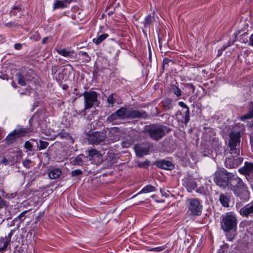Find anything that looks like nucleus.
<instances>
[{
  "label": "nucleus",
  "instance_id": "nucleus-1",
  "mask_svg": "<svg viewBox=\"0 0 253 253\" xmlns=\"http://www.w3.org/2000/svg\"><path fill=\"white\" fill-rule=\"evenodd\" d=\"M229 183L230 189L233 191L237 197L244 201L249 199V192L241 178L235 177L230 181Z\"/></svg>",
  "mask_w": 253,
  "mask_h": 253
},
{
  "label": "nucleus",
  "instance_id": "nucleus-2",
  "mask_svg": "<svg viewBox=\"0 0 253 253\" xmlns=\"http://www.w3.org/2000/svg\"><path fill=\"white\" fill-rule=\"evenodd\" d=\"M232 176L233 175L232 173L223 169L215 172L214 181L219 186L224 187L227 186L230 189L229 183L232 179L235 177H232Z\"/></svg>",
  "mask_w": 253,
  "mask_h": 253
},
{
  "label": "nucleus",
  "instance_id": "nucleus-3",
  "mask_svg": "<svg viewBox=\"0 0 253 253\" xmlns=\"http://www.w3.org/2000/svg\"><path fill=\"white\" fill-rule=\"evenodd\" d=\"M237 223L236 217L232 212H227L222 215L221 225L224 231H228L236 228Z\"/></svg>",
  "mask_w": 253,
  "mask_h": 253
},
{
  "label": "nucleus",
  "instance_id": "nucleus-4",
  "mask_svg": "<svg viewBox=\"0 0 253 253\" xmlns=\"http://www.w3.org/2000/svg\"><path fill=\"white\" fill-rule=\"evenodd\" d=\"M167 127L159 125H152L146 129L150 137L156 140H158L165 134Z\"/></svg>",
  "mask_w": 253,
  "mask_h": 253
},
{
  "label": "nucleus",
  "instance_id": "nucleus-5",
  "mask_svg": "<svg viewBox=\"0 0 253 253\" xmlns=\"http://www.w3.org/2000/svg\"><path fill=\"white\" fill-rule=\"evenodd\" d=\"M230 140L229 146L230 148L231 154L239 155L240 153V134L239 132H231L229 134Z\"/></svg>",
  "mask_w": 253,
  "mask_h": 253
},
{
  "label": "nucleus",
  "instance_id": "nucleus-6",
  "mask_svg": "<svg viewBox=\"0 0 253 253\" xmlns=\"http://www.w3.org/2000/svg\"><path fill=\"white\" fill-rule=\"evenodd\" d=\"M186 202L188 209L193 214L199 215L201 214L203 206L199 199L196 198L188 199Z\"/></svg>",
  "mask_w": 253,
  "mask_h": 253
},
{
  "label": "nucleus",
  "instance_id": "nucleus-7",
  "mask_svg": "<svg viewBox=\"0 0 253 253\" xmlns=\"http://www.w3.org/2000/svg\"><path fill=\"white\" fill-rule=\"evenodd\" d=\"M84 98V109L91 108L97 102L98 94L95 91H86L83 93Z\"/></svg>",
  "mask_w": 253,
  "mask_h": 253
},
{
  "label": "nucleus",
  "instance_id": "nucleus-8",
  "mask_svg": "<svg viewBox=\"0 0 253 253\" xmlns=\"http://www.w3.org/2000/svg\"><path fill=\"white\" fill-rule=\"evenodd\" d=\"M106 137L105 132L96 131L88 135V140L91 144H98L104 141Z\"/></svg>",
  "mask_w": 253,
  "mask_h": 253
},
{
  "label": "nucleus",
  "instance_id": "nucleus-9",
  "mask_svg": "<svg viewBox=\"0 0 253 253\" xmlns=\"http://www.w3.org/2000/svg\"><path fill=\"white\" fill-rule=\"evenodd\" d=\"M152 147V146L150 143H147L135 145L134 148L137 156L141 158L147 155Z\"/></svg>",
  "mask_w": 253,
  "mask_h": 253
},
{
  "label": "nucleus",
  "instance_id": "nucleus-10",
  "mask_svg": "<svg viewBox=\"0 0 253 253\" xmlns=\"http://www.w3.org/2000/svg\"><path fill=\"white\" fill-rule=\"evenodd\" d=\"M240 214L245 217H248L249 216H253V201L242 208L240 210Z\"/></svg>",
  "mask_w": 253,
  "mask_h": 253
},
{
  "label": "nucleus",
  "instance_id": "nucleus-11",
  "mask_svg": "<svg viewBox=\"0 0 253 253\" xmlns=\"http://www.w3.org/2000/svg\"><path fill=\"white\" fill-rule=\"evenodd\" d=\"M156 165L158 168L165 169L170 170L173 168V165L171 162L164 160L156 161Z\"/></svg>",
  "mask_w": 253,
  "mask_h": 253
},
{
  "label": "nucleus",
  "instance_id": "nucleus-12",
  "mask_svg": "<svg viewBox=\"0 0 253 253\" xmlns=\"http://www.w3.org/2000/svg\"><path fill=\"white\" fill-rule=\"evenodd\" d=\"M230 195L228 193H221L219 195V200L223 207H228L230 202Z\"/></svg>",
  "mask_w": 253,
  "mask_h": 253
},
{
  "label": "nucleus",
  "instance_id": "nucleus-13",
  "mask_svg": "<svg viewBox=\"0 0 253 253\" xmlns=\"http://www.w3.org/2000/svg\"><path fill=\"white\" fill-rule=\"evenodd\" d=\"M239 171L243 174L250 175L253 173V163L245 162V166L239 169Z\"/></svg>",
  "mask_w": 253,
  "mask_h": 253
},
{
  "label": "nucleus",
  "instance_id": "nucleus-14",
  "mask_svg": "<svg viewBox=\"0 0 253 253\" xmlns=\"http://www.w3.org/2000/svg\"><path fill=\"white\" fill-rule=\"evenodd\" d=\"M143 111H139L137 110H128L127 119H135L143 117L144 116Z\"/></svg>",
  "mask_w": 253,
  "mask_h": 253
},
{
  "label": "nucleus",
  "instance_id": "nucleus-15",
  "mask_svg": "<svg viewBox=\"0 0 253 253\" xmlns=\"http://www.w3.org/2000/svg\"><path fill=\"white\" fill-rule=\"evenodd\" d=\"M225 165L227 168H234L238 165V161L233 157L226 158L225 160Z\"/></svg>",
  "mask_w": 253,
  "mask_h": 253
},
{
  "label": "nucleus",
  "instance_id": "nucleus-16",
  "mask_svg": "<svg viewBox=\"0 0 253 253\" xmlns=\"http://www.w3.org/2000/svg\"><path fill=\"white\" fill-rule=\"evenodd\" d=\"M9 158L13 159V164L18 162L22 157V152L19 151L10 152L9 153Z\"/></svg>",
  "mask_w": 253,
  "mask_h": 253
},
{
  "label": "nucleus",
  "instance_id": "nucleus-17",
  "mask_svg": "<svg viewBox=\"0 0 253 253\" xmlns=\"http://www.w3.org/2000/svg\"><path fill=\"white\" fill-rule=\"evenodd\" d=\"M156 191V188L155 187L151 185H147L144 187L142 190L138 192L137 194H135L133 196H132L131 199H132L134 197H135L138 195L141 194V193H149L151 192H155Z\"/></svg>",
  "mask_w": 253,
  "mask_h": 253
},
{
  "label": "nucleus",
  "instance_id": "nucleus-18",
  "mask_svg": "<svg viewBox=\"0 0 253 253\" xmlns=\"http://www.w3.org/2000/svg\"><path fill=\"white\" fill-rule=\"evenodd\" d=\"M172 101L171 99H165L161 102V106L166 111L171 109L172 108Z\"/></svg>",
  "mask_w": 253,
  "mask_h": 253
},
{
  "label": "nucleus",
  "instance_id": "nucleus-19",
  "mask_svg": "<svg viewBox=\"0 0 253 253\" xmlns=\"http://www.w3.org/2000/svg\"><path fill=\"white\" fill-rule=\"evenodd\" d=\"M57 52L65 57H72L74 54V51L68 49H56Z\"/></svg>",
  "mask_w": 253,
  "mask_h": 253
},
{
  "label": "nucleus",
  "instance_id": "nucleus-20",
  "mask_svg": "<svg viewBox=\"0 0 253 253\" xmlns=\"http://www.w3.org/2000/svg\"><path fill=\"white\" fill-rule=\"evenodd\" d=\"M252 118H253V102L250 104L248 112L246 114L240 117V119L241 121H244Z\"/></svg>",
  "mask_w": 253,
  "mask_h": 253
},
{
  "label": "nucleus",
  "instance_id": "nucleus-21",
  "mask_svg": "<svg viewBox=\"0 0 253 253\" xmlns=\"http://www.w3.org/2000/svg\"><path fill=\"white\" fill-rule=\"evenodd\" d=\"M61 174V170L60 169H52L49 171L48 176L50 179H56Z\"/></svg>",
  "mask_w": 253,
  "mask_h": 253
},
{
  "label": "nucleus",
  "instance_id": "nucleus-22",
  "mask_svg": "<svg viewBox=\"0 0 253 253\" xmlns=\"http://www.w3.org/2000/svg\"><path fill=\"white\" fill-rule=\"evenodd\" d=\"M70 2V1H68L67 0H56L54 4L53 9L66 7L67 4Z\"/></svg>",
  "mask_w": 253,
  "mask_h": 253
},
{
  "label": "nucleus",
  "instance_id": "nucleus-23",
  "mask_svg": "<svg viewBox=\"0 0 253 253\" xmlns=\"http://www.w3.org/2000/svg\"><path fill=\"white\" fill-rule=\"evenodd\" d=\"M32 130L28 128H20L13 131L14 134L16 137H21L24 136L26 133L31 132Z\"/></svg>",
  "mask_w": 253,
  "mask_h": 253
},
{
  "label": "nucleus",
  "instance_id": "nucleus-24",
  "mask_svg": "<svg viewBox=\"0 0 253 253\" xmlns=\"http://www.w3.org/2000/svg\"><path fill=\"white\" fill-rule=\"evenodd\" d=\"M118 117L122 119H127L128 110L125 107H121L116 111Z\"/></svg>",
  "mask_w": 253,
  "mask_h": 253
},
{
  "label": "nucleus",
  "instance_id": "nucleus-25",
  "mask_svg": "<svg viewBox=\"0 0 253 253\" xmlns=\"http://www.w3.org/2000/svg\"><path fill=\"white\" fill-rule=\"evenodd\" d=\"M44 133L47 136H51L52 138H55L56 136H59L60 138L63 139V138H67L69 136V133H68L66 132H64V131H62L60 133H58L57 135H52L51 134V133L50 132H49L48 131H45L44 132Z\"/></svg>",
  "mask_w": 253,
  "mask_h": 253
},
{
  "label": "nucleus",
  "instance_id": "nucleus-26",
  "mask_svg": "<svg viewBox=\"0 0 253 253\" xmlns=\"http://www.w3.org/2000/svg\"><path fill=\"white\" fill-rule=\"evenodd\" d=\"M185 186L188 192H192L197 187L196 182L193 180L189 179L185 183Z\"/></svg>",
  "mask_w": 253,
  "mask_h": 253
},
{
  "label": "nucleus",
  "instance_id": "nucleus-27",
  "mask_svg": "<svg viewBox=\"0 0 253 253\" xmlns=\"http://www.w3.org/2000/svg\"><path fill=\"white\" fill-rule=\"evenodd\" d=\"M108 36L109 35L107 34H101L97 36L96 38L93 39L92 41L95 44L98 45L108 37Z\"/></svg>",
  "mask_w": 253,
  "mask_h": 253
},
{
  "label": "nucleus",
  "instance_id": "nucleus-28",
  "mask_svg": "<svg viewBox=\"0 0 253 253\" xmlns=\"http://www.w3.org/2000/svg\"><path fill=\"white\" fill-rule=\"evenodd\" d=\"M234 38H233L232 40V41H229L228 42V44L227 45H223L221 48L220 49H219L218 51V54H217V56H220V55L222 54V52L223 51H224V50H225V49L230 46L231 44H233L234 42L236 41V36L237 35L236 34H234Z\"/></svg>",
  "mask_w": 253,
  "mask_h": 253
},
{
  "label": "nucleus",
  "instance_id": "nucleus-29",
  "mask_svg": "<svg viewBox=\"0 0 253 253\" xmlns=\"http://www.w3.org/2000/svg\"><path fill=\"white\" fill-rule=\"evenodd\" d=\"M16 80L18 82V83L23 86H25L26 85L25 76H23L21 74L18 73L16 75Z\"/></svg>",
  "mask_w": 253,
  "mask_h": 253
},
{
  "label": "nucleus",
  "instance_id": "nucleus-30",
  "mask_svg": "<svg viewBox=\"0 0 253 253\" xmlns=\"http://www.w3.org/2000/svg\"><path fill=\"white\" fill-rule=\"evenodd\" d=\"M155 19L154 17L151 15H148L145 19L144 24L145 28L149 26L150 24L153 23Z\"/></svg>",
  "mask_w": 253,
  "mask_h": 253
},
{
  "label": "nucleus",
  "instance_id": "nucleus-31",
  "mask_svg": "<svg viewBox=\"0 0 253 253\" xmlns=\"http://www.w3.org/2000/svg\"><path fill=\"white\" fill-rule=\"evenodd\" d=\"M170 90L172 93H173L177 97H179L181 95V90L177 86L175 85H172L170 88Z\"/></svg>",
  "mask_w": 253,
  "mask_h": 253
},
{
  "label": "nucleus",
  "instance_id": "nucleus-32",
  "mask_svg": "<svg viewBox=\"0 0 253 253\" xmlns=\"http://www.w3.org/2000/svg\"><path fill=\"white\" fill-rule=\"evenodd\" d=\"M13 159L11 158H6L3 157L1 161L0 162V164H3L4 166L7 165H13Z\"/></svg>",
  "mask_w": 253,
  "mask_h": 253
},
{
  "label": "nucleus",
  "instance_id": "nucleus-33",
  "mask_svg": "<svg viewBox=\"0 0 253 253\" xmlns=\"http://www.w3.org/2000/svg\"><path fill=\"white\" fill-rule=\"evenodd\" d=\"M88 155L93 158H100L101 157V155L95 149H92L88 152Z\"/></svg>",
  "mask_w": 253,
  "mask_h": 253
},
{
  "label": "nucleus",
  "instance_id": "nucleus-34",
  "mask_svg": "<svg viewBox=\"0 0 253 253\" xmlns=\"http://www.w3.org/2000/svg\"><path fill=\"white\" fill-rule=\"evenodd\" d=\"M27 211H25L21 212L17 217H16L13 221H16L19 220L20 222L23 221L25 219V215L27 213Z\"/></svg>",
  "mask_w": 253,
  "mask_h": 253
},
{
  "label": "nucleus",
  "instance_id": "nucleus-35",
  "mask_svg": "<svg viewBox=\"0 0 253 253\" xmlns=\"http://www.w3.org/2000/svg\"><path fill=\"white\" fill-rule=\"evenodd\" d=\"M48 145V143L47 142L40 140L39 141V145L38 146V148L39 150H41L46 148Z\"/></svg>",
  "mask_w": 253,
  "mask_h": 253
},
{
  "label": "nucleus",
  "instance_id": "nucleus-36",
  "mask_svg": "<svg viewBox=\"0 0 253 253\" xmlns=\"http://www.w3.org/2000/svg\"><path fill=\"white\" fill-rule=\"evenodd\" d=\"M107 101L108 104L111 106H113L115 102L116 101V99L114 98V95L112 94H110L108 96Z\"/></svg>",
  "mask_w": 253,
  "mask_h": 253
},
{
  "label": "nucleus",
  "instance_id": "nucleus-37",
  "mask_svg": "<svg viewBox=\"0 0 253 253\" xmlns=\"http://www.w3.org/2000/svg\"><path fill=\"white\" fill-rule=\"evenodd\" d=\"M55 77L58 82L62 81L65 78L64 75L63 74V71H59L58 73V75H56Z\"/></svg>",
  "mask_w": 253,
  "mask_h": 253
},
{
  "label": "nucleus",
  "instance_id": "nucleus-38",
  "mask_svg": "<svg viewBox=\"0 0 253 253\" xmlns=\"http://www.w3.org/2000/svg\"><path fill=\"white\" fill-rule=\"evenodd\" d=\"M72 163L74 165H80L82 163V160L80 156H77L73 159V160L72 161Z\"/></svg>",
  "mask_w": 253,
  "mask_h": 253
},
{
  "label": "nucleus",
  "instance_id": "nucleus-39",
  "mask_svg": "<svg viewBox=\"0 0 253 253\" xmlns=\"http://www.w3.org/2000/svg\"><path fill=\"white\" fill-rule=\"evenodd\" d=\"M118 117H119L116 112L115 113L111 114L110 116L108 117L107 121L111 122L117 119Z\"/></svg>",
  "mask_w": 253,
  "mask_h": 253
},
{
  "label": "nucleus",
  "instance_id": "nucleus-40",
  "mask_svg": "<svg viewBox=\"0 0 253 253\" xmlns=\"http://www.w3.org/2000/svg\"><path fill=\"white\" fill-rule=\"evenodd\" d=\"M31 163V161L29 159H25L23 162V165L24 167L27 169H29L30 168Z\"/></svg>",
  "mask_w": 253,
  "mask_h": 253
},
{
  "label": "nucleus",
  "instance_id": "nucleus-41",
  "mask_svg": "<svg viewBox=\"0 0 253 253\" xmlns=\"http://www.w3.org/2000/svg\"><path fill=\"white\" fill-rule=\"evenodd\" d=\"M24 148L29 151H31L33 148V145L29 141H27L24 144Z\"/></svg>",
  "mask_w": 253,
  "mask_h": 253
},
{
  "label": "nucleus",
  "instance_id": "nucleus-42",
  "mask_svg": "<svg viewBox=\"0 0 253 253\" xmlns=\"http://www.w3.org/2000/svg\"><path fill=\"white\" fill-rule=\"evenodd\" d=\"M82 173V171L80 169H75L72 171L71 175L72 176H76L81 175Z\"/></svg>",
  "mask_w": 253,
  "mask_h": 253
},
{
  "label": "nucleus",
  "instance_id": "nucleus-43",
  "mask_svg": "<svg viewBox=\"0 0 253 253\" xmlns=\"http://www.w3.org/2000/svg\"><path fill=\"white\" fill-rule=\"evenodd\" d=\"M165 249V247L164 246L161 247H158L156 248H153L150 249L149 250L151 251H154V252H161L163 251Z\"/></svg>",
  "mask_w": 253,
  "mask_h": 253
},
{
  "label": "nucleus",
  "instance_id": "nucleus-44",
  "mask_svg": "<svg viewBox=\"0 0 253 253\" xmlns=\"http://www.w3.org/2000/svg\"><path fill=\"white\" fill-rule=\"evenodd\" d=\"M21 9L20 7L18 6H16L13 7V8L11 11V13L13 14L14 15H16L17 11H20Z\"/></svg>",
  "mask_w": 253,
  "mask_h": 253
},
{
  "label": "nucleus",
  "instance_id": "nucleus-45",
  "mask_svg": "<svg viewBox=\"0 0 253 253\" xmlns=\"http://www.w3.org/2000/svg\"><path fill=\"white\" fill-rule=\"evenodd\" d=\"M4 25L8 28H13L17 27L18 24L15 23V22H10L5 23Z\"/></svg>",
  "mask_w": 253,
  "mask_h": 253
},
{
  "label": "nucleus",
  "instance_id": "nucleus-46",
  "mask_svg": "<svg viewBox=\"0 0 253 253\" xmlns=\"http://www.w3.org/2000/svg\"><path fill=\"white\" fill-rule=\"evenodd\" d=\"M15 136H16V135L14 134V132H13V133L9 135L7 137L6 139H7V141L12 142L15 139Z\"/></svg>",
  "mask_w": 253,
  "mask_h": 253
},
{
  "label": "nucleus",
  "instance_id": "nucleus-47",
  "mask_svg": "<svg viewBox=\"0 0 253 253\" xmlns=\"http://www.w3.org/2000/svg\"><path fill=\"white\" fill-rule=\"evenodd\" d=\"M171 61L168 58H165L163 60V67L164 69L167 65H168L171 62Z\"/></svg>",
  "mask_w": 253,
  "mask_h": 253
},
{
  "label": "nucleus",
  "instance_id": "nucleus-48",
  "mask_svg": "<svg viewBox=\"0 0 253 253\" xmlns=\"http://www.w3.org/2000/svg\"><path fill=\"white\" fill-rule=\"evenodd\" d=\"M190 119V116H189V110H186V114L185 116L184 117V122L185 124H187V123L188 122Z\"/></svg>",
  "mask_w": 253,
  "mask_h": 253
},
{
  "label": "nucleus",
  "instance_id": "nucleus-49",
  "mask_svg": "<svg viewBox=\"0 0 253 253\" xmlns=\"http://www.w3.org/2000/svg\"><path fill=\"white\" fill-rule=\"evenodd\" d=\"M79 54L82 55V56H85L86 57L85 60L87 61H90V58L88 56L87 53L86 52L81 51L80 52Z\"/></svg>",
  "mask_w": 253,
  "mask_h": 253
},
{
  "label": "nucleus",
  "instance_id": "nucleus-50",
  "mask_svg": "<svg viewBox=\"0 0 253 253\" xmlns=\"http://www.w3.org/2000/svg\"><path fill=\"white\" fill-rule=\"evenodd\" d=\"M13 233H14V230H11V231L10 232V233H9V234H8V235H7V236H6L5 237V240H6V241H7L10 242L11 238L12 236L13 235Z\"/></svg>",
  "mask_w": 253,
  "mask_h": 253
},
{
  "label": "nucleus",
  "instance_id": "nucleus-51",
  "mask_svg": "<svg viewBox=\"0 0 253 253\" xmlns=\"http://www.w3.org/2000/svg\"><path fill=\"white\" fill-rule=\"evenodd\" d=\"M179 105L183 108H186V110H189L188 107L187 105H186L183 102L180 101L178 102Z\"/></svg>",
  "mask_w": 253,
  "mask_h": 253
},
{
  "label": "nucleus",
  "instance_id": "nucleus-52",
  "mask_svg": "<svg viewBox=\"0 0 253 253\" xmlns=\"http://www.w3.org/2000/svg\"><path fill=\"white\" fill-rule=\"evenodd\" d=\"M6 205V202L2 199L0 196V208H2Z\"/></svg>",
  "mask_w": 253,
  "mask_h": 253
},
{
  "label": "nucleus",
  "instance_id": "nucleus-53",
  "mask_svg": "<svg viewBox=\"0 0 253 253\" xmlns=\"http://www.w3.org/2000/svg\"><path fill=\"white\" fill-rule=\"evenodd\" d=\"M14 48L15 49L19 50L22 48V44L19 43H17L14 44Z\"/></svg>",
  "mask_w": 253,
  "mask_h": 253
},
{
  "label": "nucleus",
  "instance_id": "nucleus-54",
  "mask_svg": "<svg viewBox=\"0 0 253 253\" xmlns=\"http://www.w3.org/2000/svg\"><path fill=\"white\" fill-rule=\"evenodd\" d=\"M9 242H10L5 240V242H4V243H3V246H2V249H4L5 250L7 248V247L9 243Z\"/></svg>",
  "mask_w": 253,
  "mask_h": 253
},
{
  "label": "nucleus",
  "instance_id": "nucleus-55",
  "mask_svg": "<svg viewBox=\"0 0 253 253\" xmlns=\"http://www.w3.org/2000/svg\"><path fill=\"white\" fill-rule=\"evenodd\" d=\"M249 44L253 46V34L250 37Z\"/></svg>",
  "mask_w": 253,
  "mask_h": 253
},
{
  "label": "nucleus",
  "instance_id": "nucleus-56",
  "mask_svg": "<svg viewBox=\"0 0 253 253\" xmlns=\"http://www.w3.org/2000/svg\"><path fill=\"white\" fill-rule=\"evenodd\" d=\"M25 79L26 83L27 84V83H29V82L32 81V78L27 75L25 76Z\"/></svg>",
  "mask_w": 253,
  "mask_h": 253
},
{
  "label": "nucleus",
  "instance_id": "nucleus-57",
  "mask_svg": "<svg viewBox=\"0 0 253 253\" xmlns=\"http://www.w3.org/2000/svg\"><path fill=\"white\" fill-rule=\"evenodd\" d=\"M57 67L56 66H54V67L52 68V74H55L56 72L57 71Z\"/></svg>",
  "mask_w": 253,
  "mask_h": 253
},
{
  "label": "nucleus",
  "instance_id": "nucleus-58",
  "mask_svg": "<svg viewBox=\"0 0 253 253\" xmlns=\"http://www.w3.org/2000/svg\"><path fill=\"white\" fill-rule=\"evenodd\" d=\"M48 39V38L47 37H45V38H43L42 40V43L43 44H45L47 41Z\"/></svg>",
  "mask_w": 253,
  "mask_h": 253
},
{
  "label": "nucleus",
  "instance_id": "nucleus-59",
  "mask_svg": "<svg viewBox=\"0 0 253 253\" xmlns=\"http://www.w3.org/2000/svg\"><path fill=\"white\" fill-rule=\"evenodd\" d=\"M11 85L14 87H16V83L12 81V83H11Z\"/></svg>",
  "mask_w": 253,
  "mask_h": 253
},
{
  "label": "nucleus",
  "instance_id": "nucleus-60",
  "mask_svg": "<svg viewBox=\"0 0 253 253\" xmlns=\"http://www.w3.org/2000/svg\"><path fill=\"white\" fill-rule=\"evenodd\" d=\"M190 85L191 88L192 89L193 91H194V85L191 84H190Z\"/></svg>",
  "mask_w": 253,
  "mask_h": 253
},
{
  "label": "nucleus",
  "instance_id": "nucleus-61",
  "mask_svg": "<svg viewBox=\"0 0 253 253\" xmlns=\"http://www.w3.org/2000/svg\"><path fill=\"white\" fill-rule=\"evenodd\" d=\"M4 249H2V247L0 248V252L4 251Z\"/></svg>",
  "mask_w": 253,
  "mask_h": 253
},
{
  "label": "nucleus",
  "instance_id": "nucleus-62",
  "mask_svg": "<svg viewBox=\"0 0 253 253\" xmlns=\"http://www.w3.org/2000/svg\"><path fill=\"white\" fill-rule=\"evenodd\" d=\"M144 164L148 165V162H144Z\"/></svg>",
  "mask_w": 253,
  "mask_h": 253
},
{
  "label": "nucleus",
  "instance_id": "nucleus-63",
  "mask_svg": "<svg viewBox=\"0 0 253 253\" xmlns=\"http://www.w3.org/2000/svg\"><path fill=\"white\" fill-rule=\"evenodd\" d=\"M142 165H142V164H140V163H139V167H141Z\"/></svg>",
  "mask_w": 253,
  "mask_h": 253
},
{
  "label": "nucleus",
  "instance_id": "nucleus-64",
  "mask_svg": "<svg viewBox=\"0 0 253 253\" xmlns=\"http://www.w3.org/2000/svg\"><path fill=\"white\" fill-rule=\"evenodd\" d=\"M68 1H70L71 2L72 1V0H67Z\"/></svg>",
  "mask_w": 253,
  "mask_h": 253
}]
</instances>
